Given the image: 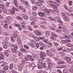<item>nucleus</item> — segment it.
Returning a JSON list of instances; mask_svg holds the SVG:
<instances>
[{
  "mask_svg": "<svg viewBox=\"0 0 73 73\" xmlns=\"http://www.w3.org/2000/svg\"><path fill=\"white\" fill-rule=\"evenodd\" d=\"M35 32L37 36H41V35H42V33L39 31L35 30Z\"/></svg>",
  "mask_w": 73,
  "mask_h": 73,
  "instance_id": "nucleus-1",
  "label": "nucleus"
},
{
  "mask_svg": "<svg viewBox=\"0 0 73 73\" xmlns=\"http://www.w3.org/2000/svg\"><path fill=\"white\" fill-rule=\"evenodd\" d=\"M38 14L40 17H44L45 16V14L42 12L38 13Z\"/></svg>",
  "mask_w": 73,
  "mask_h": 73,
  "instance_id": "nucleus-2",
  "label": "nucleus"
},
{
  "mask_svg": "<svg viewBox=\"0 0 73 73\" xmlns=\"http://www.w3.org/2000/svg\"><path fill=\"white\" fill-rule=\"evenodd\" d=\"M40 54L41 57H45L46 56V54H45V52L43 51H41L40 53Z\"/></svg>",
  "mask_w": 73,
  "mask_h": 73,
  "instance_id": "nucleus-3",
  "label": "nucleus"
},
{
  "mask_svg": "<svg viewBox=\"0 0 73 73\" xmlns=\"http://www.w3.org/2000/svg\"><path fill=\"white\" fill-rule=\"evenodd\" d=\"M35 4L37 6H42V3L41 2H36L35 3Z\"/></svg>",
  "mask_w": 73,
  "mask_h": 73,
  "instance_id": "nucleus-4",
  "label": "nucleus"
},
{
  "mask_svg": "<svg viewBox=\"0 0 73 73\" xmlns=\"http://www.w3.org/2000/svg\"><path fill=\"white\" fill-rule=\"evenodd\" d=\"M49 2H50V3H51V2L52 4H54L55 5H57V6H59L60 5V4L58 3H57L55 1H49Z\"/></svg>",
  "mask_w": 73,
  "mask_h": 73,
  "instance_id": "nucleus-5",
  "label": "nucleus"
},
{
  "mask_svg": "<svg viewBox=\"0 0 73 73\" xmlns=\"http://www.w3.org/2000/svg\"><path fill=\"white\" fill-rule=\"evenodd\" d=\"M9 51L8 50H6V52H4V54L6 56H9Z\"/></svg>",
  "mask_w": 73,
  "mask_h": 73,
  "instance_id": "nucleus-6",
  "label": "nucleus"
},
{
  "mask_svg": "<svg viewBox=\"0 0 73 73\" xmlns=\"http://www.w3.org/2000/svg\"><path fill=\"white\" fill-rule=\"evenodd\" d=\"M13 2L15 5L16 7H17L18 6V3H17V0H13Z\"/></svg>",
  "mask_w": 73,
  "mask_h": 73,
  "instance_id": "nucleus-7",
  "label": "nucleus"
},
{
  "mask_svg": "<svg viewBox=\"0 0 73 73\" xmlns=\"http://www.w3.org/2000/svg\"><path fill=\"white\" fill-rule=\"evenodd\" d=\"M13 36L14 38H17L18 37V35H17V34L16 33H14L13 34Z\"/></svg>",
  "mask_w": 73,
  "mask_h": 73,
  "instance_id": "nucleus-8",
  "label": "nucleus"
},
{
  "mask_svg": "<svg viewBox=\"0 0 73 73\" xmlns=\"http://www.w3.org/2000/svg\"><path fill=\"white\" fill-rule=\"evenodd\" d=\"M26 28L28 29L29 30V31H32V27H31V26L30 25L27 26L26 27Z\"/></svg>",
  "mask_w": 73,
  "mask_h": 73,
  "instance_id": "nucleus-9",
  "label": "nucleus"
},
{
  "mask_svg": "<svg viewBox=\"0 0 73 73\" xmlns=\"http://www.w3.org/2000/svg\"><path fill=\"white\" fill-rule=\"evenodd\" d=\"M9 68V66H6L3 68V69L4 71H6V70H7Z\"/></svg>",
  "mask_w": 73,
  "mask_h": 73,
  "instance_id": "nucleus-10",
  "label": "nucleus"
},
{
  "mask_svg": "<svg viewBox=\"0 0 73 73\" xmlns=\"http://www.w3.org/2000/svg\"><path fill=\"white\" fill-rule=\"evenodd\" d=\"M44 12H46L47 13H50V11L49 10H48L47 9H45L44 10Z\"/></svg>",
  "mask_w": 73,
  "mask_h": 73,
  "instance_id": "nucleus-11",
  "label": "nucleus"
},
{
  "mask_svg": "<svg viewBox=\"0 0 73 73\" xmlns=\"http://www.w3.org/2000/svg\"><path fill=\"white\" fill-rule=\"evenodd\" d=\"M67 46L68 47H70V48H73V45L71 44L70 43H68L66 44Z\"/></svg>",
  "mask_w": 73,
  "mask_h": 73,
  "instance_id": "nucleus-12",
  "label": "nucleus"
},
{
  "mask_svg": "<svg viewBox=\"0 0 73 73\" xmlns=\"http://www.w3.org/2000/svg\"><path fill=\"white\" fill-rule=\"evenodd\" d=\"M0 8L1 9H2L5 8L4 5L3 4H1L0 5Z\"/></svg>",
  "mask_w": 73,
  "mask_h": 73,
  "instance_id": "nucleus-13",
  "label": "nucleus"
},
{
  "mask_svg": "<svg viewBox=\"0 0 73 73\" xmlns=\"http://www.w3.org/2000/svg\"><path fill=\"white\" fill-rule=\"evenodd\" d=\"M13 64L12 63H11L9 66V68L10 70H12V69H13Z\"/></svg>",
  "mask_w": 73,
  "mask_h": 73,
  "instance_id": "nucleus-14",
  "label": "nucleus"
},
{
  "mask_svg": "<svg viewBox=\"0 0 73 73\" xmlns=\"http://www.w3.org/2000/svg\"><path fill=\"white\" fill-rule=\"evenodd\" d=\"M46 62H48V63L52 61V60H51V59L50 58H46Z\"/></svg>",
  "mask_w": 73,
  "mask_h": 73,
  "instance_id": "nucleus-15",
  "label": "nucleus"
},
{
  "mask_svg": "<svg viewBox=\"0 0 73 73\" xmlns=\"http://www.w3.org/2000/svg\"><path fill=\"white\" fill-rule=\"evenodd\" d=\"M11 51L13 52L14 53H16L17 52V50L14 48H11Z\"/></svg>",
  "mask_w": 73,
  "mask_h": 73,
  "instance_id": "nucleus-16",
  "label": "nucleus"
},
{
  "mask_svg": "<svg viewBox=\"0 0 73 73\" xmlns=\"http://www.w3.org/2000/svg\"><path fill=\"white\" fill-rule=\"evenodd\" d=\"M0 58H1V59H2V60H4V56L3 54L0 53Z\"/></svg>",
  "mask_w": 73,
  "mask_h": 73,
  "instance_id": "nucleus-17",
  "label": "nucleus"
},
{
  "mask_svg": "<svg viewBox=\"0 0 73 73\" xmlns=\"http://www.w3.org/2000/svg\"><path fill=\"white\" fill-rule=\"evenodd\" d=\"M2 12L3 13H7V10L5 8H4V9H2Z\"/></svg>",
  "mask_w": 73,
  "mask_h": 73,
  "instance_id": "nucleus-18",
  "label": "nucleus"
},
{
  "mask_svg": "<svg viewBox=\"0 0 73 73\" xmlns=\"http://www.w3.org/2000/svg\"><path fill=\"white\" fill-rule=\"evenodd\" d=\"M66 10L68 12H71L72 11V10L70 9V8L68 7L67 8Z\"/></svg>",
  "mask_w": 73,
  "mask_h": 73,
  "instance_id": "nucleus-19",
  "label": "nucleus"
},
{
  "mask_svg": "<svg viewBox=\"0 0 73 73\" xmlns=\"http://www.w3.org/2000/svg\"><path fill=\"white\" fill-rule=\"evenodd\" d=\"M50 50L51 52H56V51H57L56 49H53V48L50 49Z\"/></svg>",
  "mask_w": 73,
  "mask_h": 73,
  "instance_id": "nucleus-20",
  "label": "nucleus"
},
{
  "mask_svg": "<svg viewBox=\"0 0 73 73\" xmlns=\"http://www.w3.org/2000/svg\"><path fill=\"white\" fill-rule=\"evenodd\" d=\"M46 35V36L47 37H49V36L50 34H49V31H47L45 33Z\"/></svg>",
  "mask_w": 73,
  "mask_h": 73,
  "instance_id": "nucleus-21",
  "label": "nucleus"
},
{
  "mask_svg": "<svg viewBox=\"0 0 73 73\" xmlns=\"http://www.w3.org/2000/svg\"><path fill=\"white\" fill-rule=\"evenodd\" d=\"M34 38L35 39L36 41H40V40L39 39V38H37V37L34 36Z\"/></svg>",
  "mask_w": 73,
  "mask_h": 73,
  "instance_id": "nucleus-22",
  "label": "nucleus"
},
{
  "mask_svg": "<svg viewBox=\"0 0 73 73\" xmlns=\"http://www.w3.org/2000/svg\"><path fill=\"white\" fill-rule=\"evenodd\" d=\"M2 35H4V36H8L9 35V33L7 32H3Z\"/></svg>",
  "mask_w": 73,
  "mask_h": 73,
  "instance_id": "nucleus-23",
  "label": "nucleus"
},
{
  "mask_svg": "<svg viewBox=\"0 0 73 73\" xmlns=\"http://www.w3.org/2000/svg\"><path fill=\"white\" fill-rule=\"evenodd\" d=\"M52 36H54V37L56 38L57 37V35L56 34H55L54 33H52L51 34Z\"/></svg>",
  "mask_w": 73,
  "mask_h": 73,
  "instance_id": "nucleus-24",
  "label": "nucleus"
},
{
  "mask_svg": "<svg viewBox=\"0 0 73 73\" xmlns=\"http://www.w3.org/2000/svg\"><path fill=\"white\" fill-rule=\"evenodd\" d=\"M48 19H49V20H51V21H55L56 20L54 19H53L52 17H48Z\"/></svg>",
  "mask_w": 73,
  "mask_h": 73,
  "instance_id": "nucleus-25",
  "label": "nucleus"
},
{
  "mask_svg": "<svg viewBox=\"0 0 73 73\" xmlns=\"http://www.w3.org/2000/svg\"><path fill=\"white\" fill-rule=\"evenodd\" d=\"M64 19L66 21L68 22L69 21V18H68V17H66L64 18Z\"/></svg>",
  "mask_w": 73,
  "mask_h": 73,
  "instance_id": "nucleus-26",
  "label": "nucleus"
},
{
  "mask_svg": "<svg viewBox=\"0 0 73 73\" xmlns=\"http://www.w3.org/2000/svg\"><path fill=\"white\" fill-rule=\"evenodd\" d=\"M20 50L22 52H26V50L23 48H20Z\"/></svg>",
  "mask_w": 73,
  "mask_h": 73,
  "instance_id": "nucleus-27",
  "label": "nucleus"
},
{
  "mask_svg": "<svg viewBox=\"0 0 73 73\" xmlns=\"http://www.w3.org/2000/svg\"><path fill=\"white\" fill-rule=\"evenodd\" d=\"M64 62L63 61H59L58 62H57L58 64H64Z\"/></svg>",
  "mask_w": 73,
  "mask_h": 73,
  "instance_id": "nucleus-28",
  "label": "nucleus"
},
{
  "mask_svg": "<svg viewBox=\"0 0 73 73\" xmlns=\"http://www.w3.org/2000/svg\"><path fill=\"white\" fill-rule=\"evenodd\" d=\"M23 17L25 20H28V17L27 15H25V16Z\"/></svg>",
  "mask_w": 73,
  "mask_h": 73,
  "instance_id": "nucleus-29",
  "label": "nucleus"
},
{
  "mask_svg": "<svg viewBox=\"0 0 73 73\" xmlns=\"http://www.w3.org/2000/svg\"><path fill=\"white\" fill-rule=\"evenodd\" d=\"M4 28L5 29H7L8 28V24H5L4 25Z\"/></svg>",
  "mask_w": 73,
  "mask_h": 73,
  "instance_id": "nucleus-30",
  "label": "nucleus"
},
{
  "mask_svg": "<svg viewBox=\"0 0 73 73\" xmlns=\"http://www.w3.org/2000/svg\"><path fill=\"white\" fill-rule=\"evenodd\" d=\"M53 44L54 45H55V46H59V45L58 43L56 42H53Z\"/></svg>",
  "mask_w": 73,
  "mask_h": 73,
  "instance_id": "nucleus-31",
  "label": "nucleus"
},
{
  "mask_svg": "<svg viewBox=\"0 0 73 73\" xmlns=\"http://www.w3.org/2000/svg\"><path fill=\"white\" fill-rule=\"evenodd\" d=\"M26 57L29 58H32V56H31L30 55L27 54L26 55Z\"/></svg>",
  "mask_w": 73,
  "mask_h": 73,
  "instance_id": "nucleus-32",
  "label": "nucleus"
},
{
  "mask_svg": "<svg viewBox=\"0 0 73 73\" xmlns=\"http://www.w3.org/2000/svg\"><path fill=\"white\" fill-rule=\"evenodd\" d=\"M4 23H10V21L8 20H5L4 21Z\"/></svg>",
  "mask_w": 73,
  "mask_h": 73,
  "instance_id": "nucleus-33",
  "label": "nucleus"
},
{
  "mask_svg": "<svg viewBox=\"0 0 73 73\" xmlns=\"http://www.w3.org/2000/svg\"><path fill=\"white\" fill-rule=\"evenodd\" d=\"M57 50H58L59 51H60V50H61L63 49V47H60V48L57 47Z\"/></svg>",
  "mask_w": 73,
  "mask_h": 73,
  "instance_id": "nucleus-34",
  "label": "nucleus"
},
{
  "mask_svg": "<svg viewBox=\"0 0 73 73\" xmlns=\"http://www.w3.org/2000/svg\"><path fill=\"white\" fill-rule=\"evenodd\" d=\"M29 36H30V37H33V38H34V36H35L33 35L32 33H30L29 34Z\"/></svg>",
  "mask_w": 73,
  "mask_h": 73,
  "instance_id": "nucleus-35",
  "label": "nucleus"
},
{
  "mask_svg": "<svg viewBox=\"0 0 73 73\" xmlns=\"http://www.w3.org/2000/svg\"><path fill=\"white\" fill-rule=\"evenodd\" d=\"M37 66L38 69H41L42 68V67L40 65L38 64Z\"/></svg>",
  "mask_w": 73,
  "mask_h": 73,
  "instance_id": "nucleus-36",
  "label": "nucleus"
},
{
  "mask_svg": "<svg viewBox=\"0 0 73 73\" xmlns=\"http://www.w3.org/2000/svg\"><path fill=\"white\" fill-rule=\"evenodd\" d=\"M63 72L64 73H68V71L67 69H65L63 70Z\"/></svg>",
  "mask_w": 73,
  "mask_h": 73,
  "instance_id": "nucleus-37",
  "label": "nucleus"
},
{
  "mask_svg": "<svg viewBox=\"0 0 73 73\" xmlns=\"http://www.w3.org/2000/svg\"><path fill=\"white\" fill-rule=\"evenodd\" d=\"M15 27H18V28H20V25L18 24H15L14 25Z\"/></svg>",
  "mask_w": 73,
  "mask_h": 73,
  "instance_id": "nucleus-38",
  "label": "nucleus"
},
{
  "mask_svg": "<svg viewBox=\"0 0 73 73\" xmlns=\"http://www.w3.org/2000/svg\"><path fill=\"white\" fill-rule=\"evenodd\" d=\"M24 4H26L28 6H29V3H28V2L27 1H25Z\"/></svg>",
  "mask_w": 73,
  "mask_h": 73,
  "instance_id": "nucleus-39",
  "label": "nucleus"
},
{
  "mask_svg": "<svg viewBox=\"0 0 73 73\" xmlns=\"http://www.w3.org/2000/svg\"><path fill=\"white\" fill-rule=\"evenodd\" d=\"M12 17L10 16H9L7 18V19L9 20H12Z\"/></svg>",
  "mask_w": 73,
  "mask_h": 73,
  "instance_id": "nucleus-40",
  "label": "nucleus"
},
{
  "mask_svg": "<svg viewBox=\"0 0 73 73\" xmlns=\"http://www.w3.org/2000/svg\"><path fill=\"white\" fill-rule=\"evenodd\" d=\"M61 15L63 17H64V18L65 17H66V15L65 13H62Z\"/></svg>",
  "mask_w": 73,
  "mask_h": 73,
  "instance_id": "nucleus-41",
  "label": "nucleus"
},
{
  "mask_svg": "<svg viewBox=\"0 0 73 73\" xmlns=\"http://www.w3.org/2000/svg\"><path fill=\"white\" fill-rule=\"evenodd\" d=\"M63 32H64L66 33H68V30L64 29Z\"/></svg>",
  "mask_w": 73,
  "mask_h": 73,
  "instance_id": "nucleus-42",
  "label": "nucleus"
},
{
  "mask_svg": "<svg viewBox=\"0 0 73 73\" xmlns=\"http://www.w3.org/2000/svg\"><path fill=\"white\" fill-rule=\"evenodd\" d=\"M63 25H62L60 24L59 25V29H61V28H62Z\"/></svg>",
  "mask_w": 73,
  "mask_h": 73,
  "instance_id": "nucleus-43",
  "label": "nucleus"
},
{
  "mask_svg": "<svg viewBox=\"0 0 73 73\" xmlns=\"http://www.w3.org/2000/svg\"><path fill=\"white\" fill-rule=\"evenodd\" d=\"M11 13L12 15H14V14H15V10H12L11 11Z\"/></svg>",
  "mask_w": 73,
  "mask_h": 73,
  "instance_id": "nucleus-44",
  "label": "nucleus"
},
{
  "mask_svg": "<svg viewBox=\"0 0 73 73\" xmlns=\"http://www.w3.org/2000/svg\"><path fill=\"white\" fill-rule=\"evenodd\" d=\"M23 8H23V6H20L19 7V9L21 10H23Z\"/></svg>",
  "mask_w": 73,
  "mask_h": 73,
  "instance_id": "nucleus-45",
  "label": "nucleus"
},
{
  "mask_svg": "<svg viewBox=\"0 0 73 73\" xmlns=\"http://www.w3.org/2000/svg\"><path fill=\"white\" fill-rule=\"evenodd\" d=\"M32 15L33 16H37V13L35 12H33Z\"/></svg>",
  "mask_w": 73,
  "mask_h": 73,
  "instance_id": "nucleus-46",
  "label": "nucleus"
},
{
  "mask_svg": "<svg viewBox=\"0 0 73 73\" xmlns=\"http://www.w3.org/2000/svg\"><path fill=\"white\" fill-rule=\"evenodd\" d=\"M39 44L40 46H44V44L42 42H39Z\"/></svg>",
  "mask_w": 73,
  "mask_h": 73,
  "instance_id": "nucleus-47",
  "label": "nucleus"
},
{
  "mask_svg": "<svg viewBox=\"0 0 73 73\" xmlns=\"http://www.w3.org/2000/svg\"><path fill=\"white\" fill-rule=\"evenodd\" d=\"M56 32H57L58 33H61V32L62 31V30H55Z\"/></svg>",
  "mask_w": 73,
  "mask_h": 73,
  "instance_id": "nucleus-48",
  "label": "nucleus"
},
{
  "mask_svg": "<svg viewBox=\"0 0 73 73\" xmlns=\"http://www.w3.org/2000/svg\"><path fill=\"white\" fill-rule=\"evenodd\" d=\"M41 65H42V66L44 68H46V66L45 65L44 63H43V62L41 63Z\"/></svg>",
  "mask_w": 73,
  "mask_h": 73,
  "instance_id": "nucleus-49",
  "label": "nucleus"
},
{
  "mask_svg": "<svg viewBox=\"0 0 73 73\" xmlns=\"http://www.w3.org/2000/svg\"><path fill=\"white\" fill-rule=\"evenodd\" d=\"M31 42L35 44H36V41H35V40H31Z\"/></svg>",
  "mask_w": 73,
  "mask_h": 73,
  "instance_id": "nucleus-50",
  "label": "nucleus"
},
{
  "mask_svg": "<svg viewBox=\"0 0 73 73\" xmlns=\"http://www.w3.org/2000/svg\"><path fill=\"white\" fill-rule=\"evenodd\" d=\"M17 19H19V20H23V19L22 17H21L18 16L17 17Z\"/></svg>",
  "mask_w": 73,
  "mask_h": 73,
  "instance_id": "nucleus-51",
  "label": "nucleus"
},
{
  "mask_svg": "<svg viewBox=\"0 0 73 73\" xmlns=\"http://www.w3.org/2000/svg\"><path fill=\"white\" fill-rule=\"evenodd\" d=\"M69 5H72V4H73V1H69Z\"/></svg>",
  "mask_w": 73,
  "mask_h": 73,
  "instance_id": "nucleus-52",
  "label": "nucleus"
},
{
  "mask_svg": "<svg viewBox=\"0 0 73 73\" xmlns=\"http://www.w3.org/2000/svg\"><path fill=\"white\" fill-rule=\"evenodd\" d=\"M53 9L56 12H58V10L57 9V8H53Z\"/></svg>",
  "mask_w": 73,
  "mask_h": 73,
  "instance_id": "nucleus-53",
  "label": "nucleus"
},
{
  "mask_svg": "<svg viewBox=\"0 0 73 73\" xmlns=\"http://www.w3.org/2000/svg\"><path fill=\"white\" fill-rule=\"evenodd\" d=\"M24 47L25 48H26V49H29V46L27 45H24Z\"/></svg>",
  "mask_w": 73,
  "mask_h": 73,
  "instance_id": "nucleus-54",
  "label": "nucleus"
},
{
  "mask_svg": "<svg viewBox=\"0 0 73 73\" xmlns=\"http://www.w3.org/2000/svg\"><path fill=\"white\" fill-rule=\"evenodd\" d=\"M63 7L66 10L67 9V8H68V7L66 5L64 4L63 5Z\"/></svg>",
  "mask_w": 73,
  "mask_h": 73,
  "instance_id": "nucleus-55",
  "label": "nucleus"
},
{
  "mask_svg": "<svg viewBox=\"0 0 73 73\" xmlns=\"http://www.w3.org/2000/svg\"><path fill=\"white\" fill-rule=\"evenodd\" d=\"M47 44L48 45H50L51 46L53 45V44L51 42H48Z\"/></svg>",
  "mask_w": 73,
  "mask_h": 73,
  "instance_id": "nucleus-56",
  "label": "nucleus"
},
{
  "mask_svg": "<svg viewBox=\"0 0 73 73\" xmlns=\"http://www.w3.org/2000/svg\"><path fill=\"white\" fill-rule=\"evenodd\" d=\"M66 41L64 40H62V42L63 44H66Z\"/></svg>",
  "mask_w": 73,
  "mask_h": 73,
  "instance_id": "nucleus-57",
  "label": "nucleus"
},
{
  "mask_svg": "<svg viewBox=\"0 0 73 73\" xmlns=\"http://www.w3.org/2000/svg\"><path fill=\"white\" fill-rule=\"evenodd\" d=\"M48 56H50V57H52V56H53V54H52V53L51 52H50L49 54H48Z\"/></svg>",
  "mask_w": 73,
  "mask_h": 73,
  "instance_id": "nucleus-58",
  "label": "nucleus"
},
{
  "mask_svg": "<svg viewBox=\"0 0 73 73\" xmlns=\"http://www.w3.org/2000/svg\"><path fill=\"white\" fill-rule=\"evenodd\" d=\"M58 22L60 24H62V21H61V20H60V19H58Z\"/></svg>",
  "mask_w": 73,
  "mask_h": 73,
  "instance_id": "nucleus-59",
  "label": "nucleus"
},
{
  "mask_svg": "<svg viewBox=\"0 0 73 73\" xmlns=\"http://www.w3.org/2000/svg\"><path fill=\"white\" fill-rule=\"evenodd\" d=\"M66 41L67 42H71V40L69 39H66Z\"/></svg>",
  "mask_w": 73,
  "mask_h": 73,
  "instance_id": "nucleus-60",
  "label": "nucleus"
},
{
  "mask_svg": "<svg viewBox=\"0 0 73 73\" xmlns=\"http://www.w3.org/2000/svg\"><path fill=\"white\" fill-rule=\"evenodd\" d=\"M35 24L36 23L35 22H32L31 23V25H35Z\"/></svg>",
  "mask_w": 73,
  "mask_h": 73,
  "instance_id": "nucleus-61",
  "label": "nucleus"
},
{
  "mask_svg": "<svg viewBox=\"0 0 73 73\" xmlns=\"http://www.w3.org/2000/svg\"><path fill=\"white\" fill-rule=\"evenodd\" d=\"M50 52V51H49V50H46V53L47 54H48Z\"/></svg>",
  "mask_w": 73,
  "mask_h": 73,
  "instance_id": "nucleus-62",
  "label": "nucleus"
},
{
  "mask_svg": "<svg viewBox=\"0 0 73 73\" xmlns=\"http://www.w3.org/2000/svg\"><path fill=\"white\" fill-rule=\"evenodd\" d=\"M33 9L34 10H36V9H37V7L36 6H34L33 7Z\"/></svg>",
  "mask_w": 73,
  "mask_h": 73,
  "instance_id": "nucleus-63",
  "label": "nucleus"
},
{
  "mask_svg": "<svg viewBox=\"0 0 73 73\" xmlns=\"http://www.w3.org/2000/svg\"><path fill=\"white\" fill-rule=\"evenodd\" d=\"M38 62L39 63H42V60L41 59H39L38 60Z\"/></svg>",
  "mask_w": 73,
  "mask_h": 73,
  "instance_id": "nucleus-64",
  "label": "nucleus"
}]
</instances>
